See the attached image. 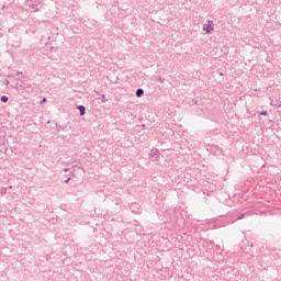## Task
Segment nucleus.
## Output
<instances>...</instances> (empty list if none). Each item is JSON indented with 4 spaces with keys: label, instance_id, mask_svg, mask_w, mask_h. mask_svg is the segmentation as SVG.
Listing matches in <instances>:
<instances>
[{
    "label": "nucleus",
    "instance_id": "nucleus-6",
    "mask_svg": "<svg viewBox=\"0 0 281 281\" xmlns=\"http://www.w3.org/2000/svg\"><path fill=\"white\" fill-rule=\"evenodd\" d=\"M44 102H47V99H43L42 101H41V104H44Z\"/></svg>",
    "mask_w": 281,
    "mask_h": 281
},
{
    "label": "nucleus",
    "instance_id": "nucleus-1",
    "mask_svg": "<svg viewBox=\"0 0 281 281\" xmlns=\"http://www.w3.org/2000/svg\"><path fill=\"white\" fill-rule=\"evenodd\" d=\"M203 30H204V32H206V34L214 32V22L207 21V23L204 24Z\"/></svg>",
    "mask_w": 281,
    "mask_h": 281
},
{
    "label": "nucleus",
    "instance_id": "nucleus-3",
    "mask_svg": "<svg viewBox=\"0 0 281 281\" xmlns=\"http://www.w3.org/2000/svg\"><path fill=\"white\" fill-rule=\"evenodd\" d=\"M78 110H79V112H80V115H85V106L83 105H79L78 106Z\"/></svg>",
    "mask_w": 281,
    "mask_h": 281
},
{
    "label": "nucleus",
    "instance_id": "nucleus-2",
    "mask_svg": "<svg viewBox=\"0 0 281 281\" xmlns=\"http://www.w3.org/2000/svg\"><path fill=\"white\" fill-rule=\"evenodd\" d=\"M136 95H137V98H142V95H144V90L143 89H138L136 91Z\"/></svg>",
    "mask_w": 281,
    "mask_h": 281
},
{
    "label": "nucleus",
    "instance_id": "nucleus-5",
    "mask_svg": "<svg viewBox=\"0 0 281 281\" xmlns=\"http://www.w3.org/2000/svg\"><path fill=\"white\" fill-rule=\"evenodd\" d=\"M260 115H267V111H261Z\"/></svg>",
    "mask_w": 281,
    "mask_h": 281
},
{
    "label": "nucleus",
    "instance_id": "nucleus-4",
    "mask_svg": "<svg viewBox=\"0 0 281 281\" xmlns=\"http://www.w3.org/2000/svg\"><path fill=\"white\" fill-rule=\"evenodd\" d=\"M1 102H8V97L2 95V97H1Z\"/></svg>",
    "mask_w": 281,
    "mask_h": 281
}]
</instances>
